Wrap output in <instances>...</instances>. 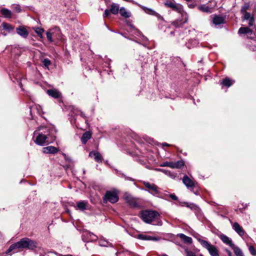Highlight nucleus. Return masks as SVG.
I'll return each instance as SVG.
<instances>
[{
  "mask_svg": "<svg viewBox=\"0 0 256 256\" xmlns=\"http://www.w3.org/2000/svg\"><path fill=\"white\" fill-rule=\"evenodd\" d=\"M55 134L56 131L52 128L40 126L34 132V136H36L34 142L40 146L47 145L55 140Z\"/></svg>",
  "mask_w": 256,
  "mask_h": 256,
  "instance_id": "1",
  "label": "nucleus"
},
{
  "mask_svg": "<svg viewBox=\"0 0 256 256\" xmlns=\"http://www.w3.org/2000/svg\"><path fill=\"white\" fill-rule=\"evenodd\" d=\"M140 218L146 223L152 224L156 226H162V222L160 218V214L154 210H144L140 214Z\"/></svg>",
  "mask_w": 256,
  "mask_h": 256,
  "instance_id": "2",
  "label": "nucleus"
},
{
  "mask_svg": "<svg viewBox=\"0 0 256 256\" xmlns=\"http://www.w3.org/2000/svg\"><path fill=\"white\" fill-rule=\"evenodd\" d=\"M196 240L200 244L208 250L211 256H220L218 248L213 244H211L208 241L197 238Z\"/></svg>",
  "mask_w": 256,
  "mask_h": 256,
  "instance_id": "3",
  "label": "nucleus"
},
{
  "mask_svg": "<svg viewBox=\"0 0 256 256\" xmlns=\"http://www.w3.org/2000/svg\"><path fill=\"white\" fill-rule=\"evenodd\" d=\"M22 249L33 250L37 248L38 243L36 241L28 238H24L20 240Z\"/></svg>",
  "mask_w": 256,
  "mask_h": 256,
  "instance_id": "4",
  "label": "nucleus"
},
{
  "mask_svg": "<svg viewBox=\"0 0 256 256\" xmlns=\"http://www.w3.org/2000/svg\"><path fill=\"white\" fill-rule=\"evenodd\" d=\"M142 183L147 188L146 190H148V192L154 196L158 197L161 196V192L160 190V188L155 184H150L147 182H143Z\"/></svg>",
  "mask_w": 256,
  "mask_h": 256,
  "instance_id": "5",
  "label": "nucleus"
},
{
  "mask_svg": "<svg viewBox=\"0 0 256 256\" xmlns=\"http://www.w3.org/2000/svg\"><path fill=\"white\" fill-rule=\"evenodd\" d=\"M165 4L168 7L171 8L173 10L181 14L182 16H186L187 14L184 11L183 6L182 4L174 2L172 1H167Z\"/></svg>",
  "mask_w": 256,
  "mask_h": 256,
  "instance_id": "6",
  "label": "nucleus"
},
{
  "mask_svg": "<svg viewBox=\"0 0 256 256\" xmlns=\"http://www.w3.org/2000/svg\"><path fill=\"white\" fill-rule=\"evenodd\" d=\"M118 200V194L116 190L107 191L104 197V202L116 203Z\"/></svg>",
  "mask_w": 256,
  "mask_h": 256,
  "instance_id": "7",
  "label": "nucleus"
},
{
  "mask_svg": "<svg viewBox=\"0 0 256 256\" xmlns=\"http://www.w3.org/2000/svg\"><path fill=\"white\" fill-rule=\"evenodd\" d=\"M128 32L132 33V36H136L141 38V41L144 42V44H148V39L144 36L141 32L136 29L132 24L129 25V29L127 30Z\"/></svg>",
  "mask_w": 256,
  "mask_h": 256,
  "instance_id": "8",
  "label": "nucleus"
},
{
  "mask_svg": "<svg viewBox=\"0 0 256 256\" xmlns=\"http://www.w3.org/2000/svg\"><path fill=\"white\" fill-rule=\"evenodd\" d=\"M120 9L119 4L116 3H112L110 9H106L105 10L103 16L104 18L107 17L110 13L114 14H116L120 10Z\"/></svg>",
  "mask_w": 256,
  "mask_h": 256,
  "instance_id": "9",
  "label": "nucleus"
},
{
  "mask_svg": "<svg viewBox=\"0 0 256 256\" xmlns=\"http://www.w3.org/2000/svg\"><path fill=\"white\" fill-rule=\"evenodd\" d=\"M230 222L232 224L233 230L240 236L244 235L245 232L242 228L240 224L236 222L232 223L230 220Z\"/></svg>",
  "mask_w": 256,
  "mask_h": 256,
  "instance_id": "10",
  "label": "nucleus"
},
{
  "mask_svg": "<svg viewBox=\"0 0 256 256\" xmlns=\"http://www.w3.org/2000/svg\"><path fill=\"white\" fill-rule=\"evenodd\" d=\"M18 249H22L20 240L10 245L6 252V254H8L12 252H13L14 253L17 252Z\"/></svg>",
  "mask_w": 256,
  "mask_h": 256,
  "instance_id": "11",
  "label": "nucleus"
},
{
  "mask_svg": "<svg viewBox=\"0 0 256 256\" xmlns=\"http://www.w3.org/2000/svg\"><path fill=\"white\" fill-rule=\"evenodd\" d=\"M182 182L186 187L190 190L195 187L194 182L186 175L183 177Z\"/></svg>",
  "mask_w": 256,
  "mask_h": 256,
  "instance_id": "12",
  "label": "nucleus"
},
{
  "mask_svg": "<svg viewBox=\"0 0 256 256\" xmlns=\"http://www.w3.org/2000/svg\"><path fill=\"white\" fill-rule=\"evenodd\" d=\"M225 16L220 15H214L212 18V22L215 25H220L225 23Z\"/></svg>",
  "mask_w": 256,
  "mask_h": 256,
  "instance_id": "13",
  "label": "nucleus"
},
{
  "mask_svg": "<svg viewBox=\"0 0 256 256\" xmlns=\"http://www.w3.org/2000/svg\"><path fill=\"white\" fill-rule=\"evenodd\" d=\"M88 156L90 158L94 157L95 161L98 162H102V156L99 152L92 151L89 153Z\"/></svg>",
  "mask_w": 256,
  "mask_h": 256,
  "instance_id": "14",
  "label": "nucleus"
},
{
  "mask_svg": "<svg viewBox=\"0 0 256 256\" xmlns=\"http://www.w3.org/2000/svg\"><path fill=\"white\" fill-rule=\"evenodd\" d=\"M142 8L144 10V12H146V14L154 16H156L158 20H164L163 18L160 16V14L155 12L152 9L148 8L146 7H143Z\"/></svg>",
  "mask_w": 256,
  "mask_h": 256,
  "instance_id": "15",
  "label": "nucleus"
},
{
  "mask_svg": "<svg viewBox=\"0 0 256 256\" xmlns=\"http://www.w3.org/2000/svg\"><path fill=\"white\" fill-rule=\"evenodd\" d=\"M16 32L24 38H26L28 35V30L23 26H20L16 28Z\"/></svg>",
  "mask_w": 256,
  "mask_h": 256,
  "instance_id": "16",
  "label": "nucleus"
},
{
  "mask_svg": "<svg viewBox=\"0 0 256 256\" xmlns=\"http://www.w3.org/2000/svg\"><path fill=\"white\" fill-rule=\"evenodd\" d=\"M47 94L50 96L54 98H60L62 96V94H61L60 92H59L56 89L48 90H47Z\"/></svg>",
  "mask_w": 256,
  "mask_h": 256,
  "instance_id": "17",
  "label": "nucleus"
},
{
  "mask_svg": "<svg viewBox=\"0 0 256 256\" xmlns=\"http://www.w3.org/2000/svg\"><path fill=\"white\" fill-rule=\"evenodd\" d=\"M59 150L54 146H48L43 148V152L45 154H54L58 152Z\"/></svg>",
  "mask_w": 256,
  "mask_h": 256,
  "instance_id": "18",
  "label": "nucleus"
},
{
  "mask_svg": "<svg viewBox=\"0 0 256 256\" xmlns=\"http://www.w3.org/2000/svg\"><path fill=\"white\" fill-rule=\"evenodd\" d=\"M220 238L224 243L229 246L230 248L234 246V244L232 243V240L226 235L222 234Z\"/></svg>",
  "mask_w": 256,
  "mask_h": 256,
  "instance_id": "19",
  "label": "nucleus"
},
{
  "mask_svg": "<svg viewBox=\"0 0 256 256\" xmlns=\"http://www.w3.org/2000/svg\"><path fill=\"white\" fill-rule=\"evenodd\" d=\"M184 20L182 21V20H176L172 23V24L176 28L182 26L186 23L188 21V14L186 16H184Z\"/></svg>",
  "mask_w": 256,
  "mask_h": 256,
  "instance_id": "20",
  "label": "nucleus"
},
{
  "mask_svg": "<svg viewBox=\"0 0 256 256\" xmlns=\"http://www.w3.org/2000/svg\"><path fill=\"white\" fill-rule=\"evenodd\" d=\"M88 204V202L87 201L78 202L75 206L76 209L77 210H84L86 209Z\"/></svg>",
  "mask_w": 256,
  "mask_h": 256,
  "instance_id": "21",
  "label": "nucleus"
},
{
  "mask_svg": "<svg viewBox=\"0 0 256 256\" xmlns=\"http://www.w3.org/2000/svg\"><path fill=\"white\" fill-rule=\"evenodd\" d=\"M138 238L142 240H153V241H156L158 240V238L154 236H150L146 234H138Z\"/></svg>",
  "mask_w": 256,
  "mask_h": 256,
  "instance_id": "22",
  "label": "nucleus"
},
{
  "mask_svg": "<svg viewBox=\"0 0 256 256\" xmlns=\"http://www.w3.org/2000/svg\"><path fill=\"white\" fill-rule=\"evenodd\" d=\"M178 236L186 244H191L192 242V238L186 236L184 234H178Z\"/></svg>",
  "mask_w": 256,
  "mask_h": 256,
  "instance_id": "23",
  "label": "nucleus"
},
{
  "mask_svg": "<svg viewBox=\"0 0 256 256\" xmlns=\"http://www.w3.org/2000/svg\"><path fill=\"white\" fill-rule=\"evenodd\" d=\"M92 137V134L90 132H84L81 137L82 142L85 144L88 140Z\"/></svg>",
  "mask_w": 256,
  "mask_h": 256,
  "instance_id": "24",
  "label": "nucleus"
},
{
  "mask_svg": "<svg viewBox=\"0 0 256 256\" xmlns=\"http://www.w3.org/2000/svg\"><path fill=\"white\" fill-rule=\"evenodd\" d=\"M198 44V42L196 39H192L188 40L186 44V47L188 48H194Z\"/></svg>",
  "mask_w": 256,
  "mask_h": 256,
  "instance_id": "25",
  "label": "nucleus"
},
{
  "mask_svg": "<svg viewBox=\"0 0 256 256\" xmlns=\"http://www.w3.org/2000/svg\"><path fill=\"white\" fill-rule=\"evenodd\" d=\"M234 80H233L228 78H226L221 81L220 84L224 86L230 87L234 83Z\"/></svg>",
  "mask_w": 256,
  "mask_h": 256,
  "instance_id": "26",
  "label": "nucleus"
},
{
  "mask_svg": "<svg viewBox=\"0 0 256 256\" xmlns=\"http://www.w3.org/2000/svg\"><path fill=\"white\" fill-rule=\"evenodd\" d=\"M0 13L6 18H10L12 16L11 11L8 8H2L0 10Z\"/></svg>",
  "mask_w": 256,
  "mask_h": 256,
  "instance_id": "27",
  "label": "nucleus"
},
{
  "mask_svg": "<svg viewBox=\"0 0 256 256\" xmlns=\"http://www.w3.org/2000/svg\"><path fill=\"white\" fill-rule=\"evenodd\" d=\"M198 10L204 12L211 13L212 12L211 8L209 6L204 4L199 6L198 7Z\"/></svg>",
  "mask_w": 256,
  "mask_h": 256,
  "instance_id": "28",
  "label": "nucleus"
},
{
  "mask_svg": "<svg viewBox=\"0 0 256 256\" xmlns=\"http://www.w3.org/2000/svg\"><path fill=\"white\" fill-rule=\"evenodd\" d=\"M126 202L132 206L135 207L137 206L136 200L131 196H126Z\"/></svg>",
  "mask_w": 256,
  "mask_h": 256,
  "instance_id": "29",
  "label": "nucleus"
},
{
  "mask_svg": "<svg viewBox=\"0 0 256 256\" xmlns=\"http://www.w3.org/2000/svg\"><path fill=\"white\" fill-rule=\"evenodd\" d=\"M231 248L233 250L236 256H244L242 250L238 246L234 244Z\"/></svg>",
  "mask_w": 256,
  "mask_h": 256,
  "instance_id": "30",
  "label": "nucleus"
},
{
  "mask_svg": "<svg viewBox=\"0 0 256 256\" xmlns=\"http://www.w3.org/2000/svg\"><path fill=\"white\" fill-rule=\"evenodd\" d=\"M252 30L248 27H242L238 30V33L240 34H252Z\"/></svg>",
  "mask_w": 256,
  "mask_h": 256,
  "instance_id": "31",
  "label": "nucleus"
},
{
  "mask_svg": "<svg viewBox=\"0 0 256 256\" xmlns=\"http://www.w3.org/2000/svg\"><path fill=\"white\" fill-rule=\"evenodd\" d=\"M119 11L120 15L125 18H128L130 16V12H128L124 7L121 8Z\"/></svg>",
  "mask_w": 256,
  "mask_h": 256,
  "instance_id": "32",
  "label": "nucleus"
},
{
  "mask_svg": "<svg viewBox=\"0 0 256 256\" xmlns=\"http://www.w3.org/2000/svg\"><path fill=\"white\" fill-rule=\"evenodd\" d=\"M3 29L7 30L8 32H10L14 30V28L9 24L4 22L2 24Z\"/></svg>",
  "mask_w": 256,
  "mask_h": 256,
  "instance_id": "33",
  "label": "nucleus"
},
{
  "mask_svg": "<svg viewBox=\"0 0 256 256\" xmlns=\"http://www.w3.org/2000/svg\"><path fill=\"white\" fill-rule=\"evenodd\" d=\"M86 236L88 238V239L86 240L87 242L90 241V240H97L98 237L95 234L90 233V232H86Z\"/></svg>",
  "mask_w": 256,
  "mask_h": 256,
  "instance_id": "34",
  "label": "nucleus"
},
{
  "mask_svg": "<svg viewBox=\"0 0 256 256\" xmlns=\"http://www.w3.org/2000/svg\"><path fill=\"white\" fill-rule=\"evenodd\" d=\"M184 163L183 160H178L176 162H174V168H181L182 166H184Z\"/></svg>",
  "mask_w": 256,
  "mask_h": 256,
  "instance_id": "35",
  "label": "nucleus"
},
{
  "mask_svg": "<svg viewBox=\"0 0 256 256\" xmlns=\"http://www.w3.org/2000/svg\"><path fill=\"white\" fill-rule=\"evenodd\" d=\"M36 34L40 38H42L43 37V33L44 32V30L40 28H36L34 30Z\"/></svg>",
  "mask_w": 256,
  "mask_h": 256,
  "instance_id": "36",
  "label": "nucleus"
},
{
  "mask_svg": "<svg viewBox=\"0 0 256 256\" xmlns=\"http://www.w3.org/2000/svg\"><path fill=\"white\" fill-rule=\"evenodd\" d=\"M12 8L14 12L19 13L21 12L20 6L19 4H13L12 6Z\"/></svg>",
  "mask_w": 256,
  "mask_h": 256,
  "instance_id": "37",
  "label": "nucleus"
},
{
  "mask_svg": "<svg viewBox=\"0 0 256 256\" xmlns=\"http://www.w3.org/2000/svg\"><path fill=\"white\" fill-rule=\"evenodd\" d=\"M250 8V4L248 3H245L241 8L240 12L242 14L246 12V10Z\"/></svg>",
  "mask_w": 256,
  "mask_h": 256,
  "instance_id": "38",
  "label": "nucleus"
},
{
  "mask_svg": "<svg viewBox=\"0 0 256 256\" xmlns=\"http://www.w3.org/2000/svg\"><path fill=\"white\" fill-rule=\"evenodd\" d=\"M42 64L48 68L51 64L50 60L48 58H44L42 60Z\"/></svg>",
  "mask_w": 256,
  "mask_h": 256,
  "instance_id": "39",
  "label": "nucleus"
},
{
  "mask_svg": "<svg viewBox=\"0 0 256 256\" xmlns=\"http://www.w3.org/2000/svg\"><path fill=\"white\" fill-rule=\"evenodd\" d=\"M162 171L164 172L166 174L168 175L170 177L174 178L176 176V174L174 172H171L170 171L166 170H162Z\"/></svg>",
  "mask_w": 256,
  "mask_h": 256,
  "instance_id": "40",
  "label": "nucleus"
},
{
  "mask_svg": "<svg viewBox=\"0 0 256 256\" xmlns=\"http://www.w3.org/2000/svg\"><path fill=\"white\" fill-rule=\"evenodd\" d=\"M242 14L244 15L243 18L244 20H248L254 17L253 16H251V14L250 12H245L242 13Z\"/></svg>",
  "mask_w": 256,
  "mask_h": 256,
  "instance_id": "41",
  "label": "nucleus"
},
{
  "mask_svg": "<svg viewBox=\"0 0 256 256\" xmlns=\"http://www.w3.org/2000/svg\"><path fill=\"white\" fill-rule=\"evenodd\" d=\"M53 34L54 32H51L50 31L47 32L46 33L47 38L48 40V41L50 42H53L52 38Z\"/></svg>",
  "mask_w": 256,
  "mask_h": 256,
  "instance_id": "42",
  "label": "nucleus"
},
{
  "mask_svg": "<svg viewBox=\"0 0 256 256\" xmlns=\"http://www.w3.org/2000/svg\"><path fill=\"white\" fill-rule=\"evenodd\" d=\"M184 204H185L186 206L190 208L192 210H195L196 208V204H192V203L189 204L188 202H184Z\"/></svg>",
  "mask_w": 256,
  "mask_h": 256,
  "instance_id": "43",
  "label": "nucleus"
},
{
  "mask_svg": "<svg viewBox=\"0 0 256 256\" xmlns=\"http://www.w3.org/2000/svg\"><path fill=\"white\" fill-rule=\"evenodd\" d=\"M249 251L250 253L252 256H256V250L254 246H250L248 248Z\"/></svg>",
  "mask_w": 256,
  "mask_h": 256,
  "instance_id": "44",
  "label": "nucleus"
},
{
  "mask_svg": "<svg viewBox=\"0 0 256 256\" xmlns=\"http://www.w3.org/2000/svg\"><path fill=\"white\" fill-rule=\"evenodd\" d=\"M185 252L186 254V256H196L194 252L189 250L187 248L185 250Z\"/></svg>",
  "mask_w": 256,
  "mask_h": 256,
  "instance_id": "45",
  "label": "nucleus"
},
{
  "mask_svg": "<svg viewBox=\"0 0 256 256\" xmlns=\"http://www.w3.org/2000/svg\"><path fill=\"white\" fill-rule=\"evenodd\" d=\"M248 20V25L250 26H254V17L251 18L250 20Z\"/></svg>",
  "mask_w": 256,
  "mask_h": 256,
  "instance_id": "46",
  "label": "nucleus"
},
{
  "mask_svg": "<svg viewBox=\"0 0 256 256\" xmlns=\"http://www.w3.org/2000/svg\"><path fill=\"white\" fill-rule=\"evenodd\" d=\"M169 196L173 200H178V198L176 196V195L174 194H172L169 195Z\"/></svg>",
  "mask_w": 256,
  "mask_h": 256,
  "instance_id": "47",
  "label": "nucleus"
},
{
  "mask_svg": "<svg viewBox=\"0 0 256 256\" xmlns=\"http://www.w3.org/2000/svg\"><path fill=\"white\" fill-rule=\"evenodd\" d=\"M119 34H120L121 36H124V38H126L128 39H129V40H132V39L131 38H128L126 34H122V33H121V32H118ZM134 41L136 42L137 43H138V44H140V42H138V40H134Z\"/></svg>",
  "mask_w": 256,
  "mask_h": 256,
  "instance_id": "48",
  "label": "nucleus"
},
{
  "mask_svg": "<svg viewBox=\"0 0 256 256\" xmlns=\"http://www.w3.org/2000/svg\"><path fill=\"white\" fill-rule=\"evenodd\" d=\"M170 162H165L160 164L161 166H168L169 167Z\"/></svg>",
  "mask_w": 256,
  "mask_h": 256,
  "instance_id": "49",
  "label": "nucleus"
},
{
  "mask_svg": "<svg viewBox=\"0 0 256 256\" xmlns=\"http://www.w3.org/2000/svg\"><path fill=\"white\" fill-rule=\"evenodd\" d=\"M169 168H174V162H170V165Z\"/></svg>",
  "mask_w": 256,
  "mask_h": 256,
  "instance_id": "50",
  "label": "nucleus"
},
{
  "mask_svg": "<svg viewBox=\"0 0 256 256\" xmlns=\"http://www.w3.org/2000/svg\"><path fill=\"white\" fill-rule=\"evenodd\" d=\"M225 252L227 253V254H228V256H232V252L228 249H227V248L225 249Z\"/></svg>",
  "mask_w": 256,
  "mask_h": 256,
  "instance_id": "51",
  "label": "nucleus"
},
{
  "mask_svg": "<svg viewBox=\"0 0 256 256\" xmlns=\"http://www.w3.org/2000/svg\"><path fill=\"white\" fill-rule=\"evenodd\" d=\"M188 6L190 8H193L195 6V4H188Z\"/></svg>",
  "mask_w": 256,
  "mask_h": 256,
  "instance_id": "52",
  "label": "nucleus"
},
{
  "mask_svg": "<svg viewBox=\"0 0 256 256\" xmlns=\"http://www.w3.org/2000/svg\"><path fill=\"white\" fill-rule=\"evenodd\" d=\"M80 116L82 118H86L85 114L82 112H80Z\"/></svg>",
  "mask_w": 256,
  "mask_h": 256,
  "instance_id": "53",
  "label": "nucleus"
},
{
  "mask_svg": "<svg viewBox=\"0 0 256 256\" xmlns=\"http://www.w3.org/2000/svg\"><path fill=\"white\" fill-rule=\"evenodd\" d=\"M53 30H54L58 34H60V30L58 28H56L54 29Z\"/></svg>",
  "mask_w": 256,
  "mask_h": 256,
  "instance_id": "54",
  "label": "nucleus"
},
{
  "mask_svg": "<svg viewBox=\"0 0 256 256\" xmlns=\"http://www.w3.org/2000/svg\"><path fill=\"white\" fill-rule=\"evenodd\" d=\"M162 146H169L170 144H167V143H166V142H164V143L162 144Z\"/></svg>",
  "mask_w": 256,
  "mask_h": 256,
  "instance_id": "55",
  "label": "nucleus"
},
{
  "mask_svg": "<svg viewBox=\"0 0 256 256\" xmlns=\"http://www.w3.org/2000/svg\"><path fill=\"white\" fill-rule=\"evenodd\" d=\"M158 256H168L166 254H162L158 255Z\"/></svg>",
  "mask_w": 256,
  "mask_h": 256,
  "instance_id": "56",
  "label": "nucleus"
},
{
  "mask_svg": "<svg viewBox=\"0 0 256 256\" xmlns=\"http://www.w3.org/2000/svg\"><path fill=\"white\" fill-rule=\"evenodd\" d=\"M60 256H72L70 255V254H67V255H60Z\"/></svg>",
  "mask_w": 256,
  "mask_h": 256,
  "instance_id": "57",
  "label": "nucleus"
},
{
  "mask_svg": "<svg viewBox=\"0 0 256 256\" xmlns=\"http://www.w3.org/2000/svg\"><path fill=\"white\" fill-rule=\"evenodd\" d=\"M34 108H32V109H31V110H30V112L32 110H34Z\"/></svg>",
  "mask_w": 256,
  "mask_h": 256,
  "instance_id": "58",
  "label": "nucleus"
},
{
  "mask_svg": "<svg viewBox=\"0 0 256 256\" xmlns=\"http://www.w3.org/2000/svg\"><path fill=\"white\" fill-rule=\"evenodd\" d=\"M20 86L21 88L22 87V84H21V83H20Z\"/></svg>",
  "mask_w": 256,
  "mask_h": 256,
  "instance_id": "59",
  "label": "nucleus"
},
{
  "mask_svg": "<svg viewBox=\"0 0 256 256\" xmlns=\"http://www.w3.org/2000/svg\"><path fill=\"white\" fill-rule=\"evenodd\" d=\"M74 122H76V119L74 118Z\"/></svg>",
  "mask_w": 256,
  "mask_h": 256,
  "instance_id": "60",
  "label": "nucleus"
},
{
  "mask_svg": "<svg viewBox=\"0 0 256 256\" xmlns=\"http://www.w3.org/2000/svg\"><path fill=\"white\" fill-rule=\"evenodd\" d=\"M200 256H204L202 254H200Z\"/></svg>",
  "mask_w": 256,
  "mask_h": 256,
  "instance_id": "61",
  "label": "nucleus"
}]
</instances>
